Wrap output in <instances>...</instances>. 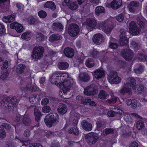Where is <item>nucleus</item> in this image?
Masks as SVG:
<instances>
[{
    "mask_svg": "<svg viewBox=\"0 0 147 147\" xmlns=\"http://www.w3.org/2000/svg\"><path fill=\"white\" fill-rule=\"evenodd\" d=\"M65 94L66 92L69 91L73 83V78L71 77L70 74L67 72H65Z\"/></svg>",
    "mask_w": 147,
    "mask_h": 147,
    "instance_id": "5",
    "label": "nucleus"
},
{
    "mask_svg": "<svg viewBox=\"0 0 147 147\" xmlns=\"http://www.w3.org/2000/svg\"><path fill=\"white\" fill-rule=\"evenodd\" d=\"M109 47L111 49H115L117 48L118 45L117 43L111 42L110 43Z\"/></svg>",
    "mask_w": 147,
    "mask_h": 147,
    "instance_id": "56",
    "label": "nucleus"
},
{
    "mask_svg": "<svg viewBox=\"0 0 147 147\" xmlns=\"http://www.w3.org/2000/svg\"><path fill=\"white\" fill-rule=\"evenodd\" d=\"M117 97L115 96H111L110 99H107L108 103L109 104L115 103L117 101Z\"/></svg>",
    "mask_w": 147,
    "mask_h": 147,
    "instance_id": "48",
    "label": "nucleus"
},
{
    "mask_svg": "<svg viewBox=\"0 0 147 147\" xmlns=\"http://www.w3.org/2000/svg\"><path fill=\"white\" fill-rule=\"evenodd\" d=\"M58 67L59 69L63 70L64 68V63L63 62H59L58 64Z\"/></svg>",
    "mask_w": 147,
    "mask_h": 147,
    "instance_id": "60",
    "label": "nucleus"
},
{
    "mask_svg": "<svg viewBox=\"0 0 147 147\" xmlns=\"http://www.w3.org/2000/svg\"><path fill=\"white\" fill-rule=\"evenodd\" d=\"M144 67L142 65H139V67L134 69V72L136 74H140L143 71Z\"/></svg>",
    "mask_w": 147,
    "mask_h": 147,
    "instance_id": "45",
    "label": "nucleus"
},
{
    "mask_svg": "<svg viewBox=\"0 0 147 147\" xmlns=\"http://www.w3.org/2000/svg\"><path fill=\"white\" fill-rule=\"evenodd\" d=\"M25 67V66L23 64L18 65L16 69V72L18 74L22 73Z\"/></svg>",
    "mask_w": 147,
    "mask_h": 147,
    "instance_id": "42",
    "label": "nucleus"
},
{
    "mask_svg": "<svg viewBox=\"0 0 147 147\" xmlns=\"http://www.w3.org/2000/svg\"><path fill=\"white\" fill-rule=\"evenodd\" d=\"M90 54L91 56L95 59L99 58L100 53L97 49H93L90 50Z\"/></svg>",
    "mask_w": 147,
    "mask_h": 147,
    "instance_id": "25",
    "label": "nucleus"
},
{
    "mask_svg": "<svg viewBox=\"0 0 147 147\" xmlns=\"http://www.w3.org/2000/svg\"><path fill=\"white\" fill-rule=\"evenodd\" d=\"M138 23L141 28H144L145 26V21L144 19H141L138 21Z\"/></svg>",
    "mask_w": 147,
    "mask_h": 147,
    "instance_id": "49",
    "label": "nucleus"
},
{
    "mask_svg": "<svg viewBox=\"0 0 147 147\" xmlns=\"http://www.w3.org/2000/svg\"><path fill=\"white\" fill-rule=\"evenodd\" d=\"M68 133L69 134L78 136L79 134V131L77 127H71L68 130Z\"/></svg>",
    "mask_w": 147,
    "mask_h": 147,
    "instance_id": "31",
    "label": "nucleus"
},
{
    "mask_svg": "<svg viewBox=\"0 0 147 147\" xmlns=\"http://www.w3.org/2000/svg\"><path fill=\"white\" fill-rule=\"evenodd\" d=\"M136 81L135 79L133 77L130 78L128 80L126 85L127 87L131 88V89H133L134 90L136 89Z\"/></svg>",
    "mask_w": 147,
    "mask_h": 147,
    "instance_id": "17",
    "label": "nucleus"
},
{
    "mask_svg": "<svg viewBox=\"0 0 147 147\" xmlns=\"http://www.w3.org/2000/svg\"><path fill=\"white\" fill-rule=\"evenodd\" d=\"M137 101L135 99H133L131 105H130L133 109H135L137 107Z\"/></svg>",
    "mask_w": 147,
    "mask_h": 147,
    "instance_id": "61",
    "label": "nucleus"
},
{
    "mask_svg": "<svg viewBox=\"0 0 147 147\" xmlns=\"http://www.w3.org/2000/svg\"><path fill=\"white\" fill-rule=\"evenodd\" d=\"M121 34L119 35L120 44L122 46L127 45H128L129 41L126 36V32L124 29L120 30Z\"/></svg>",
    "mask_w": 147,
    "mask_h": 147,
    "instance_id": "14",
    "label": "nucleus"
},
{
    "mask_svg": "<svg viewBox=\"0 0 147 147\" xmlns=\"http://www.w3.org/2000/svg\"><path fill=\"white\" fill-rule=\"evenodd\" d=\"M98 138L97 134L94 132L89 133L85 136L86 142L90 145L95 144L97 141Z\"/></svg>",
    "mask_w": 147,
    "mask_h": 147,
    "instance_id": "6",
    "label": "nucleus"
},
{
    "mask_svg": "<svg viewBox=\"0 0 147 147\" xmlns=\"http://www.w3.org/2000/svg\"><path fill=\"white\" fill-rule=\"evenodd\" d=\"M34 109V114L35 116V119L36 121H39L40 120L41 116V113L39 110L35 108Z\"/></svg>",
    "mask_w": 147,
    "mask_h": 147,
    "instance_id": "35",
    "label": "nucleus"
},
{
    "mask_svg": "<svg viewBox=\"0 0 147 147\" xmlns=\"http://www.w3.org/2000/svg\"><path fill=\"white\" fill-rule=\"evenodd\" d=\"M15 16L14 15H9L7 17H4L3 18V20L5 23H9L13 22L15 20Z\"/></svg>",
    "mask_w": 147,
    "mask_h": 147,
    "instance_id": "28",
    "label": "nucleus"
},
{
    "mask_svg": "<svg viewBox=\"0 0 147 147\" xmlns=\"http://www.w3.org/2000/svg\"><path fill=\"white\" fill-rule=\"evenodd\" d=\"M107 115L109 117H113L115 116L116 113L113 111H108Z\"/></svg>",
    "mask_w": 147,
    "mask_h": 147,
    "instance_id": "59",
    "label": "nucleus"
},
{
    "mask_svg": "<svg viewBox=\"0 0 147 147\" xmlns=\"http://www.w3.org/2000/svg\"><path fill=\"white\" fill-rule=\"evenodd\" d=\"M44 39V36L41 33H38L36 35V40L38 41L43 40Z\"/></svg>",
    "mask_w": 147,
    "mask_h": 147,
    "instance_id": "46",
    "label": "nucleus"
},
{
    "mask_svg": "<svg viewBox=\"0 0 147 147\" xmlns=\"http://www.w3.org/2000/svg\"><path fill=\"white\" fill-rule=\"evenodd\" d=\"M80 80L84 82H87L90 80V76L87 73H83L81 74L79 76Z\"/></svg>",
    "mask_w": 147,
    "mask_h": 147,
    "instance_id": "27",
    "label": "nucleus"
},
{
    "mask_svg": "<svg viewBox=\"0 0 147 147\" xmlns=\"http://www.w3.org/2000/svg\"><path fill=\"white\" fill-rule=\"evenodd\" d=\"M3 127L7 129H9L10 128V126L7 123H3L0 126V127Z\"/></svg>",
    "mask_w": 147,
    "mask_h": 147,
    "instance_id": "64",
    "label": "nucleus"
},
{
    "mask_svg": "<svg viewBox=\"0 0 147 147\" xmlns=\"http://www.w3.org/2000/svg\"><path fill=\"white\" fill-rule=\"evenodd\" d=\"M35 19L32 17H29L28 19V23L30 24H33L35 23Z\"/></svg>",
    "mask_w": 147,
    "mask_h": 147,
    "instance_id": "62",
    "label": "nucleus"
},
{
    "mask_svg": "<svg viewBox=\"0 0 147 147\" xmlns=\"http://www.w3.org/2000/svg\"><path fill=\"white\" fill-rule=\"evenodd\" d=\"M52 28L54 31L60 32L63 29V26L60 23L54 22L53 24Z\"/></svg>",
    "mask_w": 147,
    "mask_h": 147,
    "instance_id": "24",
    "label": "nucleus"
},
{
    "mask_svg": "<svg viewBox=\"0 0 147 147\" xmlns=\"http://www.w3.org/2000/svg\"><path fill=\"white\" fill-rule=\"evenodd\" d=\"M82 127L84 130L90 131L91 130L92 128V125L87 121L84 120L82 123Z\"/></svg>",
    "mask_w": 147,
    "mask_h": 147,
    "instance_id": "20",
    "label": "nucleus"
},
{
    "mask_svg": "<svg viewBox=\"0 0 147 147\" xmlns=\"http://www.w3.org/2000/svg\"><path fill=\"white\" fill-rule=\"evenodd\" d=\"M59 118L57 114L56 113H51L47 115L44 119V121L47 126L51 127L53 124H57L59 121Z\"/></svg>",
    "mask_w": 147,
    "mask_h": 147,
    "instance_id": "1",
    "label": "nucleus"
},
{
    "mask_svg": "<svg viewBox=\"0 0 147 147\" xmlns=\"http://www.w3.org/2000/svg\"><path fill=\"white\" fill-rule=\"evenodd\" d=\"M94 78L97 80L103 78L105 76V71L104 70L98 69H96L93 72Z\"/></svg>",
    "mask_w": 147,
    "mask_h": 147,
    "instance_id": "16",
    "label": "nucleus"
},
{
    "mask_svg": "<svg viewBox=\"0 0 147 147\" xmlns=\"http://www.w3.org/2000/svg\"><path fill=\"white\" fill-rule=\"evenodd\" d=\"M98 89L95 86L92 85L88 86L84 88V93L85 95L93 96L98 93Z\"/></svg>",
    "mask_w": 147,
    "mask_h": 147,
    "instance_id": "7",
    "label": "nucleus"
},
{
    "mask_svg": "<svg viewBox=\"0 0 147 147\" xmlns=\"http://www.w3.org/2000/svg\"><path fill=\"white\" fill-rule=\"evenodd\" d=\"M5 31V29L4 25L3 24L0 23V35L4 33Z\"/></svg>",
    "mask_w": 147,
    "mask_h": 147,
    "instance_id": "57",
    "label": "nucleus"
},
{
    "mask_svg": "<svg viewBox=\"0 0 147 147\" xmlns=\"http://www.w3.org/2000/svg\"><path fill=\"white\" fill-rule=\"evenodd\" d=\"M57 86L60 89L59 92L60 96L61 97H63V94H64V90H63V88L64 87V84H62L60 82H59V83H57Z\"/></svg>",
    "mask_w": 147,
    "mask_h": 147,
    "instance_id": "39",
    "label": "nucleus"
},
{
    "mask_svg": "<svg viewBox=\"0 0 147 147\" xmlns=\"http://www.w3.org/2000/svg\"><path fill=\"white\" fill-rule=\"evenodd\" d=\"M44 49L41 46L36 47L33 49L32 57L33 59H40L42 56Z\"/></svg>",
    "mask_w": 147,
    "mask_h": 147,
    "instance_id": "10",
    "label": "nucleus"
},
{
    "mask_svg": "<svg viewBox=\"0 0 147 147\" xmlns=\"http://www.w3.org/2000/svg\"><path fill=\"white\" fill-rule=\"evenodd\" d=\"M61 38L62 37L61 35L57 34H53L49 37V40L50 41L53 42L54 40L61 39Z\"/></svg>",
    "mask_w": 147,
    "mask_h": 147,
    "instance_id": "38",
    "label": "nucleus"
},
{
    "mask_svg": "<svg viewBox=\"0 0 147 147\" xmlns=\"http://www.w3.org/2000/svg\"><path fill=\"white\" fill-rule=\"evenodd\" d=\"M6 136V132L4 130L0 129V140H2Z\"/></svg>",
    "mask_w": 147,
    "mask_h": 147,
    "instance_id": "54",
    "label": "nucleus"
},
{
    "mask_svg": "<svg viewBox=\"0 0 147 147\" xmlns=\"http://www.w3.org/2000/svg\"><path fill=\"white\" fill-rule=\"evenodd\" d=\"M108 80L111 84H118L121 81V78L118 76L117 73L116 71H111L108 75Z\"/></svg>",
    "mask_w": 147,
    "mask_h": 147,
    "instance_id": "4",
    "label": "nucleus"
},
{
    "mask_svg": "<svg viewBox=\"0 0 147 147\" xmlns=\"http://www.w3.org/2000/svg\"><path fill=\"white\" fill-rule=\"evenodd\" d=\"M138 59L140 61L147 62V55L142 53H138L137 54Z\"/></svg>",
    "mask_w": 147,
    "mask_h": 147,
    "instance_id": "33",
    "label": "nucleus"
},
{
    "mask_svg": "<svg viewBox=\"0 0 147 147\" xmlns=\"http://www.w3.org/2000/svg\"><path fill=\"white\" fill-rule=\"evenodd\" d=\"M85 64L87 67L91 68L93 67L94 65V62L93 59L91 58L87 59L86 61Z\"/></svg>",
    "mask_w": 147,
    "mask_h": 147,
    "instance_id": "34",
    "label": "nucleus"
},
{
    "mask_svg": "<svg viewBox=\"0 0 147 147\" xmlns=\"http://www.w3.org/2000/svg\"><path fill=\"white\" fill-rule=\"evenodd\" d=\"M136 128L137 129L140 130L144 128V123L142 120H139L136 123Z\"/></svg>",
    "mask_w": 147,
    "mask_h": 147,
    "instance_id": "43",
    "label": "nucleus"
},
{
    "mask_svg": "<svg viewBox=\"0 0 147 147\" xmlns=\"http://www.w3.org/2000/svg\"><path fill=\"white\" fill-rule=\"evenodd\" d=\"M57 111L60 114L63 115L64 114V105L63 103H60L59 104Z\"/></svg>",
    "mask_w": 147,
    "mask_h": 147,
    "instance_id": "40",
    "label": "nucleus"
},
{
    "mask_svg": "<svg viewBox=\"0 0 147 147\" xmlns=\"http://www.w3.org/2000/svg\"><path fill=\"white\" fill-rule=\"evenodd\" d=\"M49 101V100L48 98H44L42 100L41 102V104L43 105H47L48 104Z\"/></svg>",
    "mask_w": 147,
    "mask_h": 147,
    "instance_id": "58",
    "label": "nucleus"
},
{
    "mask_svg": "<svg viewBox=\"0 0 147 147\" xmlns=\"http://www.w3.org/2000/svg\"><path fill=\"white\" fill-rule=\"evenodd\" d=\"M64 77L63 74L54 73L51 76L50 81L52 83L55 84L57 86V83H59V82L62 84H64Z\"/></svg>",
    "mask_w": 147,
    "mask_h": 147,
    "instance_id": "3",
    "label": "nucleus"
},
{
    "mask_svg": "<svg viewBox=\"0 0 147 147\" xmlns=\"http://www.w3.org/2000/svg\"><path fill=\"white\" fill-rule=\"evenodd\" d=\"M37 96L36 95H32L29 97V100L30 102L32 104H33L36 101Z\"/></svg>",
    "mask_w": 147,
    "mask_h": 147,
    "instance_id": "50",
    "label": "nucleus"
},
{
    "mask_svg": "<svg viewBox=\"0 0 147 147\" xmlns=\"http://www.w3.org/2000/svg\"><path fill=\"white\" fill-rule=\"evenodd\" d=\"M115 130L113 128H106L103 130V134L106 136L109 134L114 133Z\"/></svg>",
    "mask_w": 147,
    "mask_h": 147,
    "instance_id": "37",
    "label": "nucleus"
},
{
    "mask_svg": "<svg viewBox=\"0 0 147 147\" xmlns=\"http://www.w3.org/2000/svg\"><path fill=\"white\" fill-rule=\"evenodd\" d=\"M100 29H101L106 33H110L112 30L113 27L106 21H104L101 22L98 24Z\"/></svg>",
    "mask_w": 147,
    "mask_h": 147,
    "instance_id": "12",
    "label": "nucleus"
},
{
    "mask_svg": "<svg viewBox=\"0 0 147 147\" xmlns=\"http://www.w3.org/2000/svg\"><path fill=\"white\" fill-rule=\"evenodd\" d=\"M121 54L125 60L128 61H131L134 56V53L130 49L123 50L121 52Z\"/></svg>",
    "mask_w": 147,
    "mask_h": 147,
    "instance_id": "9",
    "label": "nucleus"
},
{
    "mask_svg": "<svg viewBox=\"0 0 147 147\" xmlns=\"http://www.w3.org/2000/svg\"><path fill=\"white\" fill-rule=\"evenodd\" d=\"M11 28H14L18 33L22 32L23 30V28L22 25L17 22H13L10 25Z\"/></svg>",
    "mask_w": 147,
    "mask_h": 147,
    "instance_id": "18",
    "label": "nucleus"
},
{
    "mask_svg": "<svg viewBox=\"0 0 147 147\" xmlns=\"http://www.w3.org/2000/svg\"><path fill=\"white\" fill-rule=\"evenodd\" d=\"M51 108L49 106L43 107L42 109V111L45 113H47L50 111Z\"/></svg>",
    "mask_w": 147,
    "mask_h": 147,
    "instance_id": "55",
    "label": "nucleus"
},
{
    "mask_svg": "<svg viewBox=\"0 0 147 147\" xmlns=\"http://www.w3.org/2000/svg\"><path fill=\"white\" fill-rule=\"evenodd\" d=\"M9 73L7 71H5L2 72L1 75L0 76V78L4 80L8 76Z\"/></svg>",
    "mask_w": 147,
    "mask_h": 147,
    "instance_id": "51",
    "label": "nucleus"
},
{
    "mask_svg": "<svg viewBox=\"0 0 147 147\" xmlns=\"http://www.w3.org/2000/svg\"><path fill=\"white\" fill-rule=\"evenodd\" d=\"M92 40L96 44L99 45L104 40V38L102 34L100 33L95 34L93 37Z\"/></svg>",
    "mask_w": 147,
    "mask_h": 147,
    "instance_id": "15",
    "label": "nucleus"
},
{
    "mask_svg": "<svg viewBox=\"0 0 147 147\" xmlns=\"http://www.w3.org/2000/svg\"><path fill=\"white\" fill-rule=\"evenodd\" d=\"M96 14L99 16L100 13H104L105 12L104 8L101 6H98L96 7L95 9Z\"/></svg>",
    "mask_w": 147,
    "mask_h": 147,
    "instance_id": "41",
    "label": "nucleus"
},
{
    "mask_svg": "<svg viewBox=\"0 0 147 147\" xmlns=\"http://www.w3.org/2000/svg\"><path fill=\"white\" fill-rule=\"evenodd\" d=\"M45 8H49L53 10H54L56 9V6L54 3L52 1L47 2L44 5Z\"/></svg>",
    "mask_w": 147,
    "mask_h": 147,
    "instance_id": "29",
    "label": "nucleus"
},
{
    "mask_svg": "<svg viewBox=\"0 0 147 147\" xmlns=\"http://www.w3.org/2000/svg\"><path fill=\"white\" fill-rule=\"evenodd\" d=\"M116 19L118 22H121L124 19L123 15L122 13L119 14L116 16Z\"/></svg>",
    "mask_w": 147,
    "mask_h": 147,
    "instance_id": "52",
    "label": "nucleus"
},
{
    "mask_svg": "<svg viewBox=\"0 0 147 147\" xmlns=\"http://www.w3.org/2000/svg\"><path fill=\"white\" fill-rule=\"evenodd\" d=\"M39 16L41 18H45L47 16V13L45 11L41 10L38 13Z\"/></svg>",
    "mask_w": 147,
    "mask_h": 147,
    "instance_id": "53",
    "label": "nucleus"
},
{
    "mask_svg": "<svg viewBox=\"0 0 147 147\" xmlns=\"http://www.w3.org/2000/svg\"><path fill=\"white\" fill-rule=\"evenodd\" d=\"M136 89L138 91L139 93L144 92V86L142 84H139L136 85Z\"/></svg>",
    "mask_w": 147,
    "mask_h": 147,
    "instance_id": "47",
    "label": "nucleus"
},
{
    "mask_svg": "<svg viewBox=\"0 0 147 147\" xmlns=\"http://www.w3.org/2000/svg\"><path fill=\"white\" fill-rule=\"evenodd\" d=\"M76 98L81 101V103L83 105H87L90 101V98H87L84 99L83 97L81 95H78L76 96Z\"/></svg>",
    "mask_w": 147,
    "mask_h": 147,
    "instance_id": "26",
    "label": "nucleus"
},
{
    "mask_svg": "<svg viewBox=\"0 0 147 147\" xmlns=\"http://www.w3.org/2000/svg\"><path fill=\"white\" fill-rule=\"evenodd\" d=\"M32 34L30 31H27L23 33L22 36V38L25 40H28L30 39Z\"/></svg>",
    "mask_w": 147,
    "mask_h": 147,
    "instance_id": "30",
    "label": "nucleus"
},
{
    "mask_svg": "<svg viewBox=\"0 0 147 147\" xmlns=\"http://www.w3.org/2000/svg\"><path fill=\"white\" fill-rule=\"evenodd\" d=\"M122 0H113L110 3L111 7L115 9H118L122 5Z\"/></svg>",
    "mask_w": 147,
    "mask_h": 147,
    "instance_id": "19",
    "label": "nucleus"
},
{
    "mask_svg": "<svg viewBox=\"0 0 147 147\" xmlns=\"http://www.w3.org/2000/svg\"><path fill=\"white\" fill-rule=\"evenodd\" d=\"M85 23L88 30L91 31L95 28L97 24V20L95 18H89L86 19Z\"/></svg>",
    "mask_w": 147,
    "mask_h": 147,
    "instance_id": "11",
    "label": "nucleus"
},
{
    "mask_svg": "<svg viewBox=\"0 0 147 147\" xmlns=\"http://www.w3.org/2000/svg\"><path fill=\"white\" fill-rule=\"evenodd\" d=\"M21 89L24 91L28 90L31 92H34L37 90V87L35 85H32L31 83H29L26 85V87L22 88Z\"/></svg>",
    "mask_w": 147,
    "mask_h": 147,
    "instance_id": "23",
    "label": "nucleus"
},
{
    "mask_svg": "<svg viewBox=\"0 0 147 147\" xmlns=\"http://www.w3.org/2000/svg\"><path fill=\"white\" fill-rule=\"evenodd\" d=\"M80 32L78 26L76 24H72L69 25L68 32L71 36L75 37Z\"/></svg>",
    "mask_w": 147,
    "mask_h": 147,
    "instance_id": "8",
    "label": "nucleus"
},
{
    "mask_svg": "<svg viewBox=\"0 0 147 147\" xmlns=\"http://www.w3.org/2000/svg\"><path fill=\"white\" fill-rule=\"evenodd\" d=\"M74 54V50L70 47L65 48V56L69 58H72Z\"/></svg>",
    "mask_w": 147,
    "mask_h": 147,
    "instance_id": "21",
    "label": "nucleus"
},
{
    "mask_svg": "<svg viewBox=\"0 0 147 147\" xmlns=\"http://www.w3.org/2000/svg\"><path fill=\"white\" fill-rule=\"evenodd\" d=\"M98 96L100 98L104 100L107 99L109 96V95L105 91L102 90L100 91Z\"/></svg>",
    "mask_w": 147,
    "mask_h": 147,
    "instance_id": "32",
    "label": "nucleus"
},
{
    "mask_svg": "<svg viewBox=\"0 0 147 147\" xmlns=\"http://www.w3.org/2000/svg\"><path fill=\"white\" fill-rule=\"evenodd\" d=\"M96 127L97 128H100L104 125V123L100 121H98L96 122Z\"/></svg>",
    "mask_w": 147,
    "mask_h": 147,
    "instance_id": "63",
    "label": "nucleus"
},
{
    "mask_svg": "<svg viewBox=\"0 0 147 147\" xmlns=\"http://www.w3.org/2000/svg\"><path fill=\"white\" fill-rule=\"evenodd\" d=\"M23 123L26 125H30L31 123V120L28 115H25L23 118Z\"/></svg>",
    "mask_w": 147,
    "mask_h": 147,
    "instance_id": "36",
    "label": "nucleus"
},
{
    "mask_svg": "<svg viewBox=\"0 0 147 147\" xmlns=\"http://www.w3.org/2000/svg\"><path fill=\"white\" fill-rule=\"evenodd\" d=\"M17 101L15 97H5L1 101V105L6 108L13 109L16 106Z\"/></svg>",
    "mask_w": 147,
    "mask_h": 147,
    "instance_id": "2",
    "label": "nucleus"
},
{
    "mask_svg": "<svg viewBox=\"0 0 147 147\" xmlns=\"http://www.w3.org/2000/svg\"><path fill=\"white\" fill-rule=\"evenodd\" d=\"M129 28V32L134 35L139 34L140 32V29L137 26L136 23L134 21H132L130 23Z\"/></svg>",
    "mask_w": 147,
    "mask_h": 147,
    "instance_id": "13",
    "label": "nucleus"
},
{
    "mask_svg": "<svg viewBox=\"0 0 147 147\" xmlns=\"http://www.w3.org/2000/svg\"><path fill=\"white\" fill-rule=\"evenodd\" d=\"M67 0H65V3L68 6L69 8L72 11H73L77 9L78 7V5L77 2L75 1L72 2L70 1L69 0L68 2H67Z\"/></svg>",
    "mask_w": 147,
    "mask_h": 147,
    "instance_id": "22",
    "label": "nucleus"
},
{
    "mask_svg": "<svg viewBox=\"0 0 147 147\" xmlns=\"http://www.w3.org/2000/svg\"><path fill=\"white\" fill-rule=\"evenodd\" d=\"M131 92V88L129 87H124L120 90V92L123 94H124L126 93H130Z\"/></svg>",
    "mask_w": 147,
    "mask_h": 147,
    "instance_id": "44",
    "label": "nucleus"
}]
</instances>
